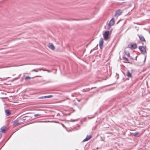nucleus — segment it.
Masks as SVG:
<instances>
[{
  "instance_id": "1",
  "label": "nucleus",
  "mask_w": 150,
  "mask_h": 150,
  "mask_svg": "<svg viewBox=\"0 0 150 150\" xmlns=\"http://www.w3.org/2000/svg\"><path fill=\"white\" fill-rule=\"evenodd\" d=\"M110 33L109 31H106L103 33V36L104 39L105 40H107L109 38Z\"/></svg>"
},
{
  "instance_id": "2",
  "label": "nucleus",
  "mask_w": 150,
  "mask_h": 150,
  "mask_svg": "<svg viewBox=\"0 0 150 150\" xmlns=\"http://www.w3.org/2000/svg\"><path fill=\"white\" fill-rule=\"evenodd\" d=\"M139 49L141 53L143 54H146V48L143 46H140L139 47Z\"/></svg>"
},
{
  "instance_id": "3",
  "label": "nucleus",
  "mask_w": 150,
  "mask_h": 150,
  "mask_svg": "<svg viewBox=\"0 0 150 150\" xmlns=\"http://www.w3.org/2000/svg\"><path fill=\"white\" fill-rule=\"evenodd\" d=\"M128 47L131 49L133 50L136 49L137 47V45L136 44H129Z\"/></svg>"
},
{
  "instance_id": "4",
  "label": "nucleus",
  "mask_w": 150,
  "mask_h": 150,
  "mask_svg": "<svg viewBox=\"0 0 150 150\" xmlns=\"http://www.w3.org/2000/svg\"><path fill=\"white\" fill-rule=\"evenodd\" d=\"M122 13V11L120 9H119L117 10L115 14V16L118 17L120 16Z\"/></svg>"
},
{
  "instance_id": "5",
  "label": "nucleus",
  "mask_w": 150,
  "mask_h": 150,
  "mask_svg": "<svg viewBox=\"0 0 150 150\" xmlns=\"http://www.w3.org/2000/svg\"><path fill=\"white\" fill-rule=\"evenodd\" d=\"M115 23V20L114 18H112L108 24V26L109 28L111 27Z\"/></svg>"
},
{
  "instance_id": "6",
  "label": "nucleus",
  "mask_w": 150,
  "mask_h": 150,
  "mask_svg": "<svg viewBox=\"0 0 150 150\" xmlns=\"http://www.w3.org/2000/svg\"><path fill=\"white\" fill-rule=\"evenodd\" d=\"M104 43V41L103 39L102 38H101L99 41V46L100 48L101 49L103 46Z\"/></svg>"
},
{
  "instance_id": "7",
  "label": "nucleus",
  "mask_w": 150,
  "mask_h": 150,
  "mask_svg": "<svg viewBox=\"0 0 150 150\" xmlns=\"http://www.w3.org/2000/svg\"><path fill=\"white\" fill-rule=\"evenodd\" d=\"M48 46L50 49L52 50H54L55 49V47L52 43H49Z\"/></svg>"
},
{
  "instance_id": "8",
  "label": "nucleus",
  "mask_w": 150,
  "mask_h": 150,
  "mask_svg": "<svg viewBox=\"0 0 150 150\" xmlns=\"http://www.w3.org/2000/svg\"><path fill=\"white\" fill-rule=\"evenodd\" d=\"M52 97H53V96L51 95H49V96H47L40 97L38 98L40 99H43L48 98H52Z\"/></svg>"
},
{
  "instance_id": "9",
  "label": "nucleus",
  "mask_w": 150,
  "mask_h": 150,
  "mask_svg": "<svg viewBox=\"0 0 150 150\" xmlns=\"http://www.w3.org/2000/svg\"><path fill=\"white\" fill-rule=\"evenodd\" d=\"M91 136H87L85 138V139L83 140V142H86V141H88V140H89L91 138Z\"/></svg>"
},
{
  "instance_id": "10",
  "label": "nucleus",
  "mask_w": 150,
  "mask_h": 150,
  "mask_svg": "<svg viewBox=\"0 0 150 150\" xmlns=\"http://www.w3.org/2000/svg\"><path fill=\"white\" fill-rule=\"evenodd\" d=\"M6 127H2L0 129V131L2 132H4L6 129Z\"/></svg>"
},
{
  "instance_id": "11",
  "label": "nucleus",
  "mask_w": 150,
  "mask_h": 150,
  "mask_svg": "<svg viewBox=\"0 0 150 150\" xmlns=\"http://www.w3.org/2000/svg\"><path fill=\"white\" fill-rule=\"evenodd\" d=\"M13 125L15 126H17L20 125V123L18 122V120H15L13 122Z\"/></svg>"
},
{
  "instance_id": "12",
  "label": "nucleus",
  "mask_w": 150,
  "mask_h": 150,
  "mask_svg": "<svg viewBox=\"0 0 150 150\" xmlns=\"http://www.w3.org/2000/svg\"><path fill=\"white\" fill-rule=\"evenodd\" d=\"M5 112L6 113V115L9 116L11 114V112L10 111L8 110H5Z\"/></svg>"
},
{
  "instance_id": "13",
  "label": "nucleus",
  "mask_w": 150,
  "mask_h": 150,
  "mask_svg": "<svg viewBox=\"0 0 150 150\" xmlns=\"http://www.w3.org/2000/svg\"><path fill=\"white\" fill-rule=\"evenodd\" d=\"M41 71V70H43V71H46V70L45 69H34L32 70L33 71H34L36 72H38L39 71Z\"/></svg>"
},
{
  "instance_id": "14",
  "label": "nucleus",
  "mask_w": 150,
  "mask_h": 150,
  "mask_svg": "<svg viewBox=\"0 0 150 150\" xmlns=\"http://www.w3.org/2000/svg\"><path fill=\"white\" fill-rule=\"evenodd\" d=\"M139 38L140 39V40L141 41H144V42H145V39L144 38V37L143 36H139Z\"/></svg>"
},
{
  "instance_id": "15",
  "label": "nucleus",
  "mask_w": 150,
  "mask_h": 150,
  "mask_svg": "<svg viewBox=\"0 0 150 150\" xmlns=\"http://www.w3.org/2000/svg\"><path fill=\"white\" fill-rule=\"evenodd\" d=\"M127 75L128 77H131L132 76L131 74L130 73V72L129 71H128L127 72Z\"/></svg>"
},
{
  "instance_id": "16",
  "label": "nucleus",
  "mask_w": 150,
  "mask_h": 150,
  "mask_svg": "<svg viewBox=\"0 0 150 150\" xmlns=\"http://www.w3.org/2000/svg\"><path fill=\"white\" fill-rule=\"evenodd\" d=\"M139 132H135L133 134V136L134 137H139Z\"/></svg>"
},
{
  "instance_id": "17",
  "label": "nucleus",
  "mask_w": 150,
  "mask_h": 150,
  "mask_svg": "<svg viewBox=\"0 0 150 150\" xmlns=\"http://www.w3.org/2000/svg\"><path fill=\"white\" fill-rule=\"evenodd\" d=\"M35 77H29V76H26L25 77V80H28V79H33V78H34Z\"/></svg>"
},
{
  "instance_id": "18",
  "label": "nucleus",
  "mask_w": 150,
  "mask_h": 150,
  "mask_svg": "<svg viewBox=\"0 0 150 150\" xmlns=\"http://www.w3.org/2000/svg\"><path fill=\"white\" fill-rule=\"evenodd\" d=\"M123 60H124V61H125L126 62H128L129 61L128 59L127 58L125 57H123Z\"/></svg>"
},
{
  "instance_id": "19",
  "label": "nucleus",
  "mask_w": 150,
  "mask_h": 150,
  "mask_svg": "<svg viewBox=\"0 0 150 150\" xmlns=\"http://www.w3.org/2000/svg\"><path fill=\"white\" fill-rule=\"evenodd\" d=\"M40 114H35L34 115V116L35 117H37L38 116H40Z\"/></svg>"
},
{
  "instance_id": "20",
  "label": "nucleus",
  "mask_w": 150,
  "mask_h": 150,
  "mask_svg": "<svg viewBox=\"0 0 150 150\" xmlns=\"http://www.w3.org/2000/svg\"><path fill=\"white\" fill-rule=\"evenodd\" d=\"M41 77V76H35V77Z\"/></svg>"
}]
</instances>
